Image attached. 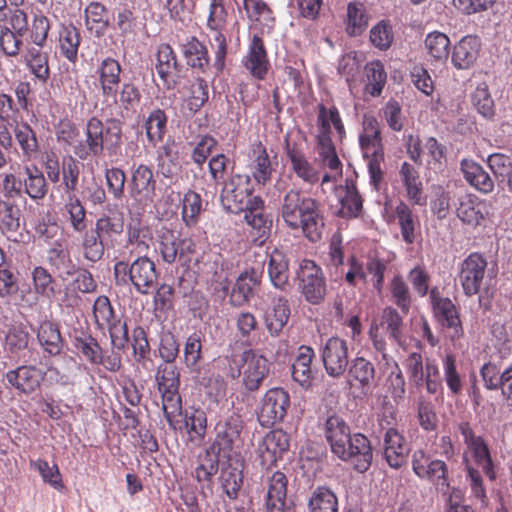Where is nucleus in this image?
I'll return each instance as SVG.
<instances>
[{
	"label": "nucleus",
	"instance_id": "1",
	"mask_svg": "<svg viewBox=\"0 0 512 512\" xmlns=\"http://www.w3.org/2000/svg\"><path fill=\"white\" fill-rule=\"evenodd\" d=\"M324 431L334 455L343 461L350 462L360 473L369 469L373 452L370 441L365 435L361 433L352 435L346 421L336 414L326 419Z\"/></svg>",
	"mask_w": 512,
	"mask_h": 512
},
{
	"label": "nucleus",
	"instance_id": "2",
	"mask_svg": "<svg viewBox=\"0 0 512 512\" xmlns=\"http://www.w3.org/2000/svg\"><path fill=\"white\" fill-rule=\"evenodd\" d=\"M280 216L292 230H301L303 235L312 242L321 239L324 230V217L320 203L308 196H302L297 189H290L284 195Z\"/></svg>",
	"mask_w": 512,
	"mask_h": 512
},
{
	"label": "nucleus",
	"instance_id": "3",
	"mask_svg": "<svg viewBox=\"0 0 512 512\" xmlns=\"http://www.w3.org/2000/svg\"><path fill=\"white\" fill-rule=\"evenodd\" d=\"M234 363L240 368H230L229 375L238 378L242 375V383L248 391H256L269 373V361L254 350H245L240 355H234Z\"/></svg>",
	"mask_w": 512,
	"mask_h": 512
},
{
	"label": "nucleus",
	"instance_id": "4",
	"mask_svg": "<svg viewBox=\"0 0 512 512\" xmlns=\"http://www.w3.org/2000/svg\"><path fill=\"white\" fill-rule=\"evenodd\" d=\"M157 250L165 263L188 266L196 254V243L190 237H181L169 229L159 231Z\"/></svg>",
	"mask_w": 512,
	"mask_h": 512
},
{
	"label": "nucleus",
	"instance_id": "5",
	"mask_svg": "<svg viewBox=\"0 0 512 512\" xmlns=\"http://www.w3.org/2000/svg\"><path fill=\"white\" fill-rule=\"evenodd\" d=\"M253 185L249 175L235 174L223 182L220 192L222 207L231 213H239L251 205Z\"/></svg>",
	"mask_w": 512,
	"mask_h": 512
},
{
	"label": "nucleus",
	"instance_id": "6",
	"mask_svg": "<svg viewBox=\"0 0 512 512\" xmlns=\"http://www.w3.org/2000/svg\"><path fill=\"white\" fill-rule=\"evenodd\" d=\"M359 141L364 156L370 158L368 162L369 174L371 182L376 186L381 180L380 161L383 159V151L378 122L374 117H364L363 132Z\"/></svg>",
	"mask_w": 512,
	"mask_h": 512
},
{
	"label": "nucleus",
	"instance_id": "7",
	"mask_svg": "<svg viewBox=\"0 0 512 512\" xmlns=\"http://www.w3.org/2000/svg\"><path fill=\"white\" fill-rule=\"evenodd\" d=\"M114 272L116 277L120 273L128 275L136 291L143 295L155 288L158 278L155 263L146 256L138 257L130 265L119 261L114 266Z\"/></svg>",
	"mask_w": 512,
	"mask_h": 512
},
{
	"label": "nucleus",
	"instance_id": "8",
	"mask_svg": "<svg viewBox=\"0 0 512 512\" xmlns=\"http://www.w3.org/2000/svg\"><path fill=\"white\" fill-rule=\"evenodd\" d=\"M458 279L466 296H473L487 289L490 276L487 261L479 253H472L460 265Z\"/></svg>",
	"mask_w": 512,
	"mask_h": 512
},
{
	"label": "nucleus",
	"instance_id": "9",
	"mask_svg": "<svg viewBox=\"0 0 512 512\" xmlns=\"http://www.w3.org/2000/svg\"><path fill=\"white\" fill-rule=\"evenodd\" d=\"M290 407V396L282 388L268 390L261 401L258 421L262 426L270 427L281 422Z\"/></svg>",
	"mask_w": 512,
	"mask_h": 512
},
{
	"label": "nucleus",
	"instance_id": "10",
	"mask_svg": "<svg viewBox=\"0 0 512 512\" xmlns=\"http://www.w3.org/2000/svg\"><path fill=\"white\" fill-rule=\"evenodd\" d=\"M300 287L306 300L317 304L325 296L326 284L321 269L311 260H303L298 271Z\"/></svg>",
	"mask_w": 512,
	"mask_h": 512
},
{
	"label": "nucleus",
	"instance_id": "11",
	"mask_svg": "<svg viewBox=\"0 0 512 512\" xmlns=\"http://www.w3.org/2000/svg\"><path fill=\"white\" fill-rule=\"evenodd\" d=\"M430 298L435 316L448 329L451 340L460 339L464 331L454 303L447 297H440L436 289L431 290Z\"/></svg>",
	"mask_w": 512,
	"mask_h": 512
},
{
	"label": "nucleus",
	"instance_id": "12",
	"mask_svg": "<svg viewBox=\"0 0 512 512\" xmlns=\"http://www.w3.org/2000/svg\"><path fill=\"white\" fill-rule=\"evenodd\" d=\"M458 430L463 437L464 443L472 452L476 463L482 468L485 475L490 479L496 478L492 458L488 446L481 436H477L469 423L461 422Z\"/></svg>",
	"mask_w": 512,
	"mask_h": 512
},
{
	"label": "nucleus",
	"instance_id": "13",
	"mask_svg": "<svg viewBox=\"0 0 512 512\" xmlns=\"http://www.w3.org/2000/svg\"><path fill=\"white\" fill-rule=\"evenodd\" d=\"M322 361L328 375L339 377L349 363L347 342L338 337L329 338L322 348Z\"/></svg>",
	"mask_w": 512,
	"mask_h": 512
},
{
	"label": "nucleus",
	"instance_id": "14",
	"mask_svg": "<svg viewBox=\"0 0 512 512\" xmlns=\"http://www.w3.org/2000/svg\"><path fill=\"white\" fill-rule=\"evenodd\" d=\"M288 447V437L282 430L267 433L257 448L261 465L267 468L274 465Z\"/></svg>",
	"mask_w": 512,
	"mask_h": 512
},
{
	"label": "nucleus",
	"instance_id": "15",
	"mask_svg": "<svg viewBox=\"0 0 512 512\" xmlns=\"http://www.w3.org/2000/svg\"><path fill=\"white\" fill-rule=\"evenodd\" d=\"M383 450L388 465L398 469L407 462L410 449L403 435L397 429L389 427L383 437Z\"/></svg>",
	"mask_w": 512,
	"mask_h": 512
},
{
	"label": "nucleus",
	"instance_id": "16",
	"mask_svg": "<svg viewBox=\"0 0 512 512\" xmlns=\"http://www.w3.org/2000/svg\"><path fill=\"white\" fill-rule=\"evenodd\" d=\"M121 71L120 63L114 58L106 57L100 62L97 68V74L101 93L104 98L116 101V94L121 82Z\"/></svg>",
	"mask_w": 512,
	"mask_h": 512
},
{
	"label": "nucleus",
	"instance_id": "17",
	"mask_svg": "<svg viewBox=\"0 0 512 512\" xmlns=\"http://www.w3.org/2000/svg\"><path fill=\"white\" fill-rule=\"evenodd\" d=\"M244 66L250 74L262 80L265 78L269 67V59L263 39L258 35H253L250 40L247 54L244 58Z\"/></svg>",
	"mask_w": 512,
	"mask_h": 512
},
{
	"label": "nucleus",
	"instance_id": "18",
	"mask_svg": "<svg viewBox=\"0 0 512 512\" xmlns=\"http://www.w3.org/2000/svg\"><path fill=\"white\" fill-rule=\"evenodd\" d=\"M156 180L153 170L144 164L132 170L130 182L131 197L138 201H152L155 195Z\"/></svg>",
	"mask_w": 512,
	"mask_h": 512
},
{
	"label": "nucleus",
	"instance_id": "19",
	"mask_svg": "<svg viewBox=\"0 0 512 512\" xmlns=\"http://www.w3.org/2000/svg\"><path fill=\"white\" fill-rule=\"evenodd\" d=\"M103 132L102 122L96 118L90 119L86 126L85 143L78 141L74 145L75 155L82 160L87 159L90 155H100L103 151Z\"/></svg>",
	"mask_w": 512,
	"mask_h": 512
},
{
	"label": "nucleus",
	"instance_id": "20",
	"mask_svg": "<svg viewBox=\"0 0 512 512\" xmlns=\"http://www.w3.org/2000/svg\"><path fill=\"white\" fill-rule=\"evenodd\" d=\"M155 69L163 84L173 88L179 72V63L172 47L168 44H160L157 48Z\"/></svg>",
	"mask_w": 512,
	"mask_h": 512
},
{
	"label": "nucleus",
	"instance_id": "21",
	"mask_svg": "<svg viewBox=\"0 0 512 512\" xmlns=\"http://www.w3.org/2000/svg\"><path fill=\"white\" fill-rule=\"evenodd\" d=\"M43 377L42 371L34 366H20L6 373L8 383L24 394L36 391Z\"/></svg>",
	"mask_w": 512,
	"mask_h": 512
},
{
	"label": "nucleus",
	"instance_id": "22",
	"mask_svg": "<svg viewBox=\"0 0 512 512\" xmlns=\"http://www.w3.org/2000/svg\"><path fill=\"white\" fill-rule=\"evenodd\" d=\"M287 495V478L284 473L276 471L268 478L265 512H285Z\"/></svg>",
	"mask_w": 512,
	"mask_h": 512
},
{
	"label": "nucleus",
	"instance_id": "23",
	"mask_svg": "<svg viewBox=\"0 0 512 512\" xmlns=\"http://www.w3.org/2000/svg\"><path fill=\"white\" fill-rule=\"evenodd\" d=\"M290 317L288 301L284 297L273 298L263 312L265 326L271 336H278Z\"/></svg>",
	"mask_w": 512,
	"mask_h": 512
},
{
	"label": "nucleus",
	"instance_id": "24",
	"mask_svg": "<svg viewBox=\"0 0 512 512\" xmlns=\"http://www.w3.org/2000/svg\"><path fill=\"white\" fill-rule=\"evenodd\" d=\"M286 152L291 163V170L297 178L309 185H313L319 181L320 175L318 169L304 152L289 144L286 147Z\"/></svg>",
	"mask_w": 512,
	"mask_h": 512
},
{
	"label": "nucleus",
	"instance_id": "25",
	"mask_svg": "<svg viewBox=\"0 0 512 512\" xmlns=\"http://www.w3.org/2000/svg\"><path fill=\"white\" fill-rule=\"evenodd\" d=\"M249 167L258 184L265 185L271 180L275 168L265 146L260 142L252 145Z\"/></svg>",
	"mask_w": 512,
	"mask_h": 512
},
{
	"label": "nucleus",
	"instance_id": "26",
	"mask_svg": "<svg viewBox=\"0 0 512 512\" xmlns=\"http://www.w3.org/2000/svg\"><path fill=\"white\" fill-rule=\"evenodd\" d=\"M264 202L259 196H255L252 200L251 205H249L244 212V219L248 225H250L257 234L256 240L260 242V244L264 243V241L269 237L272 221L269 220L263 213Z\"/></svg>",
	"mask_w": 512,
	"mask_h": 512
},
{
	"label": "nucleus",
	"instance_id": "27",
	"mask_svg": "<svg viewBox=\"0 0 512 512\" xmlns=\"http://www.w3.org/2000/svg\"><path fill=\"white\" fill-rule=\"evenodd\" d=\"M331 189L335 190L340 204L338 215L343 218H355L362 211V199L352 182H346L345 186L336 187L332 185Z\"/></svg>",
	"mask_w": 512,
	"mask_h": 512
},
{
	"label": "nucleus",
	"instance_id": "28",
	"mask_svg": "<svg viewBox=\"0 0 512 512\" xmlns=\"http://www.w3.org/2000/svg\"><path fill=\"white\" fill-rule=\"evenodd\" d=\"M242 429L243 421L236 414L229 416L223 423H219L216 427L217 435L215 439L218 452H230L234 443L239 439Z\"/></svg>",
	"mask_w": 512,
	"mask_h": 512
},
{
	"label": "nucleus",
	"instance_id": "29",
	"mask_svg": "<svg viewBox=\"0 0 512 512\" xmlns=\"http://www.w3.org/2000/svg\"><path fill=\"white\" fill-rule=\"evenodd\" d=\"M460 168L465 180L476 190L489 194L494 190V181L481 165L470 159H463Z\"/></svg>",
	"mask_w": 512,
	"mask_h": 512
},
{
	"label": "nucleus",
	"instance_id": "30",
	"mask_svg": "<svg viewBox=\"0 0 512 512\" xmlns=\"http://www.w3.org/2000/svg\"><path fill=\"white\" fill-rule=\"evenodd\" d=\"M480 41L474 36L463 37L454 47L452 63L457 69L470 68L478 58Z\"/></svg>",
	"mask_w": 512,
	"mask_h": 512
},
{
	"label": "nucleus",
	"instance_id": "31",
	"mask_svg": "<svg viewBox=\"0 0 512 512\" xmlns=\"http://www.w3.org/2000/svg\"><path fill=\"white\" fill-rule=\"evenodd\" d=\"M395 215L403 241L406 244H413L420 229V220L417 214L403 201H400L395 208Z\"/></svg>",
	"mask_w": 512,
	"mask_h": 512
},
{
	"label": "nucleus",
	"instance_id": "32",
	"mask_svg": "<svg viewBox=\"0 0 512 512\" xmlns=\"http://www.w3.org/2000/svg\"><path fill=\"white\" fill-rule=\"evenodd\" d=\"M268 275L275 288L285 291L289 286V260L281 250L274 249L270 254Z\"/></svg>",
	"mask_w": 512,
	"mask_h": 512
},
{
	"label": "nucleus",
	"instance_id": "33",
	"mask_svg": "<svg viewBox=\"0 0 512 512\" xmlns=\"http://www.w3.org/2000/svg\"><path fill=\"white\" fill-rule=\"evenodd\" d=\"M485 204L471 194L459 197L457 216L463 222L471 226H477L484 219Z\"/></svg>",
	"mask_w": 512,
	"mask_h": 512
},
{
	"label": "nucleus",
	"instance_id": "34",
	"mask_svg": "<svg viewBox=\"0 0 512 512\" xmlns=\"http://www.w3.org/2000/svg\"><path fill=\"white\" fill-rule=\"evenodd\" d=\"M314 351L308 346H301L298 355L292 365V377L301 386H308L314 377L315 370L312 367Z\"/></svg>",
	"mask_w": 512,
	"mask_h": 512
},
{
	"label": "nucleus",
	"instance_id": "35",
	"mask_svg": "<svg viewBox=\"0 0 512 512\" xmlns=\"http://www.w3.org/2000/svg\"><path fill=\"white\" fill-rule=\"evenodd\" d=\"M29 71L41 83H46L50 76L49 57L41 47H29L24 55Z\"/></svg>",
	"mask_w": 512,
	"mask_h": 512
},
{
	"label": "nucleus",
	"instance_id": "36",
	"mask_svg": "<svg viewBox=\"0 0 512 512\" xmlns=\"http://www.w3.org/2000/svg\"><path fill=\"white\" fill-rule=\"evenodd\" d=\"M184 426L188 434L189 441L195 446H199L206 434L207 417L202 409L186 410L184 417Z\"/></svg>",
	"mask_w": 512,
	"mask_h": 512
},
{
	"label": "nucleus",
	"instance_id": "37",
	"mask_svg": "<svg viewBox=\"0 0 512 512\" xmlns=\"http://www.w3.org/2000/svg\"><path fill=\"white\" fill-rule=\"evenodd\" d=\"M124 229L122 219L117 217L102 216L96 220L95 229H93L107 248H112L121 237Z\"/></svg>",
	"mask_w": 512,
	"mask_h": 512
},
{
	"label": "nucleus",
	"instance_id": "38",
	"mask_svg": "<svg viewBox=\"0 0 512 512\" xmlns=\"http://www.w3.org/2000/svg\"><path fill=\"white\" fill-rule=\"evenodd\" d=\"M20 209L17 205L0 199V231L8 239L16 240L20 228Z\"/></svg>",
	"mask_w": 512,
	"mask_h": 512
},
{
	"label": "nucleus",
	"instance_id": "39",
	"mask_svg": "<svg viewBox=\"0 0 512 512\" xmlns=\"http://www.w3.org/2000/svg\"><path fill=\"white\" fill-rule=\"evenodd\" d=\"M109 22L108 12L102 4L98 2H92L86 7V27L96 37H101L106 33Z\"/></svg>",
	"mask_w": 512,
	"mask_h": 512
},
{
	"label": "nucleus",
	"instance_id": "40",
	"mask_svg": "<svg viewBox=\"0 0 512 512\" xmlns=\"http://www.w3.org/2000/svg\"><path fill=\"white\" fill-rule=\"evenodd\" d=\"M40 345L50 355H58L63 346L58 326L48 320L43 321L37 330Z\"/></svg>",
	"mask_w": 512,
	"mask_h": 512
},
{
	"label": "nucleus",
	"instance_id": "41",
	"mask_svg": "<svg viewBox=\"0 0 512 512\" xmlns=\"http://www.w3.org/2000/svg\"><path fill=\"white\" fill-rule=\"evenodd\" d=\"M259 283V274L255 270L241 273L232 289L230 301L233 305H242L251 295L254 287Z\"/></svg>",
	"mask_w": 512,
	"mask_h": 512
},
{
	"label": "nucleus",
	"instance_id": "42",
	"mask_svg": "<svg viewBox=\"0 0 512 512\" xmlns=\"http://www.w3.org/2000/svg\"><path fill=\"white\" fill-rule=\"evenodd\" d=\"M24 173V192L33 200L43 199L48 190L43 173L34 165L26 166Z\"/></svg>",
	"mask_w": 512,
	"mask_h": 512
},
{
	"label": "nucleus",
	"instance_id": "43",
	"mask_svg": "<svg viewBox=\"0 0 512 512\" xmlns=\"http://www.w3.org/2000/svg\"><path fill=\"white\" fill-rule=\"evenodd\" d=\"M443 368V380L445 381L450 394L457 396L461 394L463 390V377L457 368L456 356L449 352L441 358Z\"/></svg>",
	"mask_w": 512,
	"mask_h": 512
},
{
	"label": "nucleus",
	"instance_id": "44",
	"mask_svg": "<svg viewBox=\"0 0 512 512\" xmlns=\"http://www.w3.org/2000/svg\"><path fill=\"white\" fill-rule=\"evenodd\" d=\"M47 261L59 271L67 275L72 273L73 265L64 238H57L47 250Z\"/></svg>",
	"mask_w": 512,
	"mask_h": 512
},
{
	"label": "nucleus",
	"instance_id": "45",
	"mask_svg": "<svg viewBox=\"0 0 512 512\" xmlns=\"http://www.w3.org/2000/svg\"><path fill=\"white\" fill-rule=\"evenodd\" d=\"M309 512H338V499L327 487H317L308 501Z\"/></svg>",
	"mask_w": 512,
	"mask_h": 512
},
{
	"label": "nucleus",
	"instance_id": "46",
	"mask_svg": "<svg viewBox=\"0 0 512 512\" xmlns=\"http://www.w3.org/2000/svg\"><path fill=\"white\" fill-rule=\"evenodd\" d=\"M400 176L406 188L408 199L414 204H423L421 197L422 183L415 167L408 162H404L400 168Z\"/></svg>",
	"mask_w": 512,
	"mask_h": 512
},
{
	"label": "nucleus",
	"instance_id": "47",
	"mask_svg": "<svg viewBox=\"0 0 512 512\" xmlns=\"http://www.w3.org/2000/svg\"><path fill=\"white\" fill-rule=\"evenodd\" d=\"M80 33L73 25H63L59 31V47L61 54L70 62H75L80 45Z\"/></svg>",
	"mask_w": 512,
	"mask_h": 512
},
{
	"label": "nucleus",
	"instance_id": "48",
	"mask_svg": "<svg viewBox=\"0 0 512 512\" xmlns=\"http://www.w3.org/2000/svg\"><path fill=\"white\" fill-rule=\"evenodd\" d=\"M183 55L188 65L203 70L209 65L208 51L196 37H190L183 44Z\"/></svg>",
	"mask_w": 512,
	"mask_h": 512
},
{
	"label": "nucleus",
	"instance_id": "49",
	"mask_svg": "<svg viewBox=\"0 0 512 512\" xmlns=\"http://www.w3.org/2000/svg\"><path fill=\"white\" fill-rule=\"evenodd\" d=\"M368 26V15L361 3H349L347 7L346 31L351 36L361 35Z\"/></svg>",
	"mask_w": 512,
	"mask_h": 512
},
{
	"label": "nucleus",
	"instance_id": "50",
	"mask_svg": "<svg viewBox=\"0 0 512 512\" xmlns=\"http://www.w3.org/2000/svg\"><path fill=\"white\" fill-rule=\"evenodd\" d=\"M367 77L366 91L371 96H379L386 83L387 75L384 65L380 61H372L366 64Z\"/></svg>",
	"mask_w": 512,
	"mask_h": 512
},
{
	"label": "nucleus",
	"instance_id": "51",
	"mask_svg": "<svg viewBox=\"0 0 512 512\" xmlns=\"http://www.w3.org/2000/svg\"><path fill=\"white\" fill-rule=\"evenodd\" d=\"M424 472L425 474L421 475L420 478L430 481L441 492H447L449 488L448 469L444 461L431 460L429 465H426Z\"/></svg>",
	"mask_w": 512,
	"mask_h": 512
},
{
	"label": "nucleus",
	"instance_id": "52",
	"mask_svg": "<svg viewBox=\"0 0 512 512\" xmlns=\"http://www.w3.org/2000/svg\"><path fill=\"white\" fill-rule=\"evenodd\" d=\"M183 358L185 366L191 372H198L199 362L202 359V341L199 333H192L187 337Z\"/></svg>",
	"mask_w": 512,
	"mask_h": 512
},
{
	"label": "nucleus",
	"instance_id": "53",
	"mask_svg": "<svg viewBox=\"0 0 512 512\" xmlns=\"http://www.w3.org/2000/svg\"><path fill=\"white\" fill-rule=\"evenodd\" d=\"M203 210L202 198L200 194L189 190L182 199V219L187 226H193L197 223L200 213Z\"/></svg>",
	"mask_w": 512,
	"mask_h": 512
},
{
	"label": "nucleus",
	"instance_id": "54",
	"mask_svg": "<svg viewBox=\"0 0 512 512\" xmlns=\"http://www.w3.org/2000/svg\"><path fill=\"white\" fill-rule=\"evenodd\" d=\"M82 250L84 258L90 262L99 261L103 255L106 244L99 235L93 230L85 231L82 236Z\"/></svg>",
	"mask_w": 512,
	"mask_h": 512
},
{
	"label": "nucleus",
	"instance_id": "55",
	"mask_svg": "<svg viewBox=\"0 0 512 512\" xmlns=\"http://www.w3.org/2000/svg\"><path fill=\"white\" fill-rule=\"evenodd\" d=\"M471 101L473 107L483 117L490 119L495 115L494 100L485 83H481L476 87L471 95Z\"/></svg>",
	"mask_w": 512,
	"mask_h": 512
},
{
	"label": "nucleus",
	"instance_id": "56",
	"mask_svg": "<svg viewBox=\"0 0 512 512\" xmlns=\"http://www.w3.org/2000/svg\"><path fill=\"white\" fill-rule=\"evenodd\" d=\"M425 47L432 58L443 61L449 56L450 40L444 33L434 31L426 36Z\"/></svg>",
	"mask_w": 512,
	"mask_h": 512
},
{
	"label": "nucleus",
	"instance_id": "57",
	"mask_svg": "<svg viewBox=\"0 0 512 512\" xmlns=\"http://www.w3.org/2000/svg\"><path fill=\"white\" fill-rule=\"evenodd\" d=\"M244 9L252 22L270 28L273 23L272 12L263 0H244Z\"/></svg>",
	"mask_w": 512,
	"mask_h": 512
},
{
	"label": "nucleus",
	"instance_id": "58",
	"mask_svg": "<svg viewBox=\"0 0 512 512\" xmlns=\"http://www.w3.org/2000/svg\"><path fill=\"white\" fill-rule=\"evenodd\" d=\"M30 466L32 469L38 471L42 480L55 490L62 491L64 489L62 477L56 464L50 465L45 460L37 459L32 460Z\"/></svg>",
	"mask_w": 512,
	"mask_h": 512
},
{
	"label": "nucleus",
	"instance_id": "59",
	"mask_svg": "<svg viewBox=\"0 0 512 512\" xmlns=\"http://www.w3.org/2000/svg\"><path fill=\"white\" fill-rule=\"evenodd\" d=\"M317 123L319 129H325V131H331V127L333 126L339 137H342L345 133L339 111L334 106L327 108L323 104H319Z\"/></svg>",
	"mask_w": 512,
	"mask_h": 512
},
{
	"label": "nucleus",
	"instance_id": "60",
	"mask_svg": "<svg viewBox=\"0 0 512 512\" xmlns=\"http://www.w3.org/2000/svg\"><path fill=\"white\" fill-rule=\"evenodd\" d=\"M140 97L139 89L134 84L126 82L121 86L119 94H116V101L113 103L122 109V115H129L138 105Z\"/></svg>",
	"mask_w": 512,
	"mask_h": 512
},
{
	"label": "nucleus",
	"instance_id": "61",
	"mask_svg": "<svg viewBox=\"0 0 512 512\" xmlns=\"http://www.w3.org/2000/svg\"><path fill=\"white\" fill-rule=\"evenodd\" d=\"M30 334L23 325H13L5 337V348L12 354H19L28 348Z\"/></svg>",
	"mask_w": 512,
	"mask_h": 512
},
{
	"label": "nucleus",
	"instance_id": "62",
	"mask_svg": "<svg viewBox=\"0 0 512 512\" xmlns=\"http://www.w3.org/2000/svg\"><path fill=\"white\" fill-rule=\"evenodd\" d=\"M167 117L163 110H153L146 120V135L150 142L161 141L166 130Z\"/></svg>",
	"mask_w": 512,
	"mask_h": 512
},
{
	"label": "nucleus",
	"instance_id": "63",
	"mask_svg": "<svg viewBox=\"0 0 512 512\" xmlns=\"http://www.w3.org/2000/svg\"><path fill=\"white\" fill-rule=\"evenodd\" d=\"M186 95L189 110L193 112L198 111L208 100L207 82L201 78L191 81Z\"/></svg>",
	"mask_w": 512,
	"mask_h": 512
},
{
	"label": "nucleus",
	"instance_id": "64",
	"mask_svg": "<svg viewBox=\"0 0 512 512\" xmlns=\"http://www.w3.org/2000/svg\"><path fill=\"white\" fill-rule=\"evenodd\" d=\"M74 347L90 363L100 365L103 361L102 350L97 341L91 336L75 337Z\"/></svg>",
	"mask_w": 512,
	"mask_h": 512
}]
</instances>
